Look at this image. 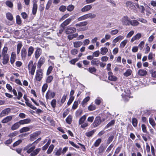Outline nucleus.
I'll return each instance as SVG.
<instances>
[{
  "label": "nucleus",
  "mask_w": 156,
  "mask_h": 156,
  "mask_svg": "<svg viewBox=\"0 0 156 156\" xmlns=\"http://www.w3.org/2000/svg\"><path fill=\"white\" fill-rule=\"evenodd\" d=\"M87 22L86 21H85L76 24L75 26H76V27H81L82 26H84L87 25Z\"/></svg>",
  "instance_id": "obj_25"
},
{
  "label": "nucleus",
  "mask_w": 156,
  "mask_h": 156,
  "mask_svg": "<svg viewBox=\"0 0 156 156\" xmlns=\"http://www.w3.org/2000/svg\"><path fill=\"white\" fill-rule=\"evenodd\" d=\"M12 119V117L11 116H9L4 118L2 121V123H5L11 121Z\"/></svg>",
  "instance_id": "obj_20"
},
{
  "label": "nucleus",
  "mask_w": 156,
  "mask_h": 156,
  "mask_svg": "<svg viewBox=\"0 0 156 156\" xmlns=\"http://www.w3.org/2000/svg\"><path fill=\"white\" fill-rule=\"evenodd\" d=\"M123 38L124 37L123 36L120 35L119 36L114 39L113 41V42L114 43H116L119 40H122Z\"/></svg>",
  "instance_id": "obj_34"
},
{
  "label": "nucleus",
  "mask_w": 156,
  "mask_h": 156,
  "mask_svg": "<svg viewBox=\"0 0 156 156\" xmlns=\"http://www.w3.org/2000/svg\"><path fill=\"white\" fill-rule=\"evenodd\" d=\"M100 55V51L99 50L97 51L94 52L92 54L93 57H98Z\"/></svg>",
  "instance_id": "obj_62"
},
{
  "label": "nucleus",
  "mask_w": 156,
  "mask_h": 156,
  "mask_svg": "<svg viewBox=\"0 0 156 156\" xmlns=\"http://www.w3.org/2000/svg\"><path fill=\"white\" fill-rule=\"evenodd\" d=\"M55 95V93L51 90H48L46 94V98L47 99H51L53 98Z\"/></svg>",
  "instance_id": "obj_6"
},
{
  "label": "nucleus",
  "mask_w": 156,
  "mask_h": 156,
  "mask_svg": "<svg viewBox=\"0 0 156 156\" xmlns=\"http://www.w3.org/2000/svg\"><path fill=\"white\" fill-rule=\"evenodd\" d=\"M53 79V77L52 76H50L48 77L46 80V82L47 83H49L51 82L52 81Z\"/></svg>",
  "instance_id": "obj_54"
},
{
  "label": "nucleus",
  "mask_w": 156,
  "mask_h": 156,
  "mask_svg": "<svg viewBox=\"0 0 156 156\" xmlns=\"http://www.w3.org/2000/svg\"><path fill=\"white\" fill-rule=\"evenodd\" d=\"M101 121L100 117H97L92 125L94 127H96L98 126L101 123Z\"/></svg>",
  "instance_id": "obj_8"
},
{
  "label": "nucleus",
  "mask_w": 156,
  "mask_h": 156,
  "mask_svg": "<svg viewBox=\"0 0 156 156\" xmlns=\"http://www.w3.org/2000/svg\"><path fill=\"white\" fill-rule=\"evenodd\" d=\"M76 31V29L74 27H70L66 30V33L67 34H70L75 33Z\"/></svg>",
  "instance_id": "obj_11"
},
{
  "label": "nucleus",
  "mask_w": 156,
  "mask_h": 156,
  "mask_svg": "<svg viewBox=\"0 0 156 156\" xmlns=\"http://www.w3.org/2000/svg\"><path fill=\"white\" fill-rule=\"evenodd\" d=\"M40 134V131H36L30 135V140H34L35 139L36 137Z\"/></svg>",
  "instance_id": "obj_15"
},
{
  "label": "nucleus",
  "mask_w": 156,
  "mask_h": 156,
  "mask_svg": "<svg viewBox=\"0 0 156 156\" xmlns=\"http://www.w3.org/2000/svg\"><path fill=\"white\" fill-rule=\"evenodd\" d=\"M42 54V50L39 48H36V50L35 52V58L37 59Z\"/></svg>",
  "instance_id": "obj_13"
},
{
  "label": "nucleus",
  "mask_w": 156,
  "mask_h": 156,
  "mask_svg": "<svg viewBox=\"0 0 156 156\" xmlns=\"http://www.w3.org/2000/svg\"><path fill=\"white\" fill-rule=\"evenodd\" d=\"M52 3V1L51 0H49L47 5L45 7V9L47 10H48L50 7Z\"/></svg>",
  "instance_id": "obj_56"
},
{
  "label": "nucleus",
  "mask_w": 156,
  "mask_h": 156,
  "mask_svg": "<svg viewBox=\"0 0 156 156\" xmlns=\"http://www.w3.org/2000/svg\"><path fill=\"white\" fill-rule=\"evenodd\" d=\"M149 122L150 124L153 126H155V123L153 119L151 118H150L149 119Z\"/></svg>",
  "instance_id": "obj_61"
},
{
  "label": "nucleus",
  "mask_w": 156,
  "mask_h": 156,
  "mask_svg": "<svg viewBox=\"0 0 156 156\" xmlns=\"http://www.w3.org/2000/svg\"><path fill=\"white\" fill-rule=\"evenodd\" d=\"M127 42L128 41L127 40H125L122 41L120 44V47L121 48H124L127 44Z\"/></svg>",
  "instance_id": "obj_48"
},
{
  "label": "nucleus",
  "mask_w": 156,
  "mask_h": 156,
  "mask_svg": "<svg viewBox=\"0 0 156 156\" xmlns=\"http://www.w3.org/2000/svg\"><path fill=\"white\" fill-rule=\"evenodd\" d=\"M108 80L112 81H115L117 79V78L112 73L111 71H109L108 73Z\"/></svg>",
  "instance_id": "obj_9"
},
{
  "label": "nucleus",
  "mask_w": 156,
  "mask_h": 156,
  "mask_svg": "<svg viewBox=\"0 0 156 156\" xmlns=\"http://www.w3.org/2000/svg\"><path fill=\"white\" fill-rule=\"evenodd\" d=\"M22 140H18L16 142H15L13 144V147H15L16 146H17L18 145H19L22 142Z\"/></svg>",
  "instance_id": "obj_59"
},
{
  "label": "nucleus",
  "mask_w": 156,
  "mask_h": 156,
  "mask_svg": "<svg viewBox=\"0 0 156 156\" xmlns=\"http://www.w3.org/2000/svg\"><path fill=\"white\" fill-rule=\"evenodd\" d=\"M139 24V22H138V21L136 20H134L132 21L131 20L130 21V24L133 26H137Z\"/></svg>",
  "instance_id": "obj_38"
},
{
  "label": "nucleus",
  "mask_w": 156,
  "mask_h": 156,
  "mask_svg": "<svg viewBox=\"0 0 156 156\" xmlns=\"http://www.w3.org/2000/svg\"><path fill=\"white\" fill-rule=\"evenodd\" d=\"M22 46V44L21 43H19L17 46V54L18 55L20 53V49Z\"/></svg>",
  "instance_id": "obj_36"
},
{
  "label": "nucleus",
  "mask_w": 156,
  "mask_h": 156,
  "mask_svg": "<svg viewBox=\"0 0 156 156\" xmlns=\"http://www.w3.org/2000/svg\"><path fill=\"white\" fill-rule=\"evenodd\" d=\"M48 87V85L47 84L45 83L44 84L42 87V92L44 93L45 91L47 90V87Z\"/></svg>",
  "instance_id": "obj_55"
},
{
  "label": "nucleus",
  "mask_w": 156,
  "mask_h": 156,
  "mask_svg": "<svg viewBox=\"0 0 156 156\" xmlns=\"http://www.w3.org/2000/svg\"><path fill=\"white\" fill-rule=\"evenodd\" d=\"M30 128L28 127H24L21 128L20 130V133L28 131L30 130Z\"/></svg>",
  "instance_id": "obj_40"
},
{
  "label": "nucleus",
  "mask_w": 156,
  "mask_h": 156,
  "mask_svg": "<svg viewBox=\"0 0 156 156\" xmlns=\"http://www.w3.org/2000/svg\"><path fill=\"white\" fill-rule=\"evenodd\" d=\"M45 61V59L44 57H41L39 59L37 67L40 69L41 66L44 64Z\"/></svg>",
  "instance_id": "obj_10"
},
{
  "label": "nucleus",
  "mask_w": 156,
  "mask_h": 156,
  "mask_svg": "<svg viewBox=\"0 0 156 156\" xmlns=\"http://www.w3.org/2000/svg\"><path fill=\"white\" fill-rule=\"evenodd\" d=\"M132 72V70L130 69H128L123 73V75L126 77H128L130 76Z\"/></svg>",
  "instance_id": "obj_28"
},
{
  "label": "nucleus",
  "mask_w": 156,
  "mask_h": 156,
  "mask_svg": "<svg viewBox=\"0 0 156 156\" xmlns=\"http://www.w3.org/2000/svg\"><path fill=\"white\" fill-rule=\"evenodd\" d=\"M96 16V15L95 14L90 13L79 17L78 18L77 20L78 21H81L88 18L93 19L95 18Z\"/></svg>",
  "instance_id": "obj_3"
},
{
  "label": "nucleus",
  "mask_w": 156,
  "mask_h": 156,
  "mask_svg": "<svg viewBox=\"0 0 156 156\" xmlns=\"http://www.w3.org/2000/svg\"><path fill=\"white\" fill-rule=\"evenodd\" d=\"M37 5L36 3H34L33 7L32 8V13L34 15H35L37 12Z\"/></svg>",
  "instance_id": "obj_26"
},
{
  "label": "nucleus",
  "mask_w": 156,
  "mask_h": 156,
  "mask_svg": "<svg viewBox=\"0 0 156 156\" xmlns=\"http://www.w3.org/2000/svg\"><path fill=\"white\" fill-rule=\"evenodd\" d=\"M21 57L23 60H25L27 55V51L25 48H23L21 51Z\"/></svg>",
  "instance_id": "obj_14"
},
{
  "label": "nucleus",
  "mask_w": 156,
  "mask_h": 156,
  "mask_svg": "<svg viewBox=\"0 0 156 156\" xmlns=\"http://www.w3.org/2000/svg\"><path fill=\"white\" fill-rule=\"evenodd\" d=\"M31 121L30 119H27L20 120L19 122L20 125H23L29 123Z\"/></svg>",
  "instance_id": "obj_22"
},
{
  "label": "nucleus",
  "mask_w": 156,
  "mask_h": 156,
  "mask_svg": "<svg viewBox=\"0 0 156 156\" xmlns=\"http://www.w3.org/2000/svg\"><path fill=\"white\" fill-rule=\"evenodd\" d=\"M56 103V101L55 99H54L51 101V104L53 108H55V107Z\"/></svg>",
  "instance_id": "obj_50"
},
{
  "label": "nucleus",
  "mask_w": 156,
  "mask_h": 156,
  "mask_svg": "<svg viewBox=\"0 0 156 156\" xmlns=\"http://www.w3.org/2000/svg\"><path fill=\"white\" fill-rule=\"evenodd\" d=\"M34 51V48L32 46L30 47L28 50L27 55L28 56H30L33 53Z\"/></svg>",
  "instance_id": "obj_32"
},
{
  "label": "nucleus",
  "mask_w": 156,
  "mask_h": 156,
  "mask_svg": "<svg viewBox=\"0 0 156 156\" xmlns=\"http://www.w3.org/2000/svg\"><path fill=\"white\" fill-rule=\"evenodd\" d=\"M11 109L9 108H6L3 110L1 113V115L3 116L8 115L11 112Z\"/></svg>",
  "instance_id": "obj_12"
},
{
  "label": "nucleus",
  "mask_w": 156,
  "mask_h": 156,
  "mask_svg": "<svg viewBox=\"0 0 156 156\" xmlns=\"http://www.w3.org/2000/svg\"><path fill=\"white\" fill-rule=\"evenodd\" d=\"M66 122L68 124H70L72 122V117L71 116H69L66 119Z\"/></svg>",
  "instance_id": "obj_64"
},
{
  "label": "nucleus",
  "mask_w": 156,
  "mask_h": 156,
  "mask_svg": "<svg viewBox=\"0 0 156 156\" xmlns=\"http://www.w3.org/2000/svg\"><path fill=\"white\" fill-rule=\"evenodd\" d=\"M132 124L134 126L136 127L137 126V121L136 118H134L132 119Z\"/></svg>",
  "instance_id": "obj_52"
},
{
  "label": "nucleus",
  "mask_w": 156,
  "mask_h": 156,
  "mask_svg": "<svg viewBox=\"0 0 156 156\" xmlns=\"http://www.w3.org/2000/svg\"><path fill=\"white\" fill-rule=\"evenodd\" d=\"M36 68V66L35 65H33L32 66L31 68H30V69H29V72L32 75H33L34 74Z\"/></svg>",
  "instance_id": "obj_29"
},
{
  "label": "nucleus",
  "mask_w": 156,
  "mask_h": 156,
  "mask_svg": "<svg viewBox=\"0 0 156 156\" xmlns=\"http://www.w3.org/2000/svg\"><path fill=\"white\" fill-rule=\"evenodd\" d=\"M7 18L10 21H12L13 19V16L12 14L8 12L6 14Z\"/></svg>",
  "instance_id": "obj_39"
},
{
  "label": "nucleus",
  "mask_w": 156,
  "mask_h": 156,
  "mask_svg": "<svg viewBox=\"0 0 156 156\" xmlns=\"http://www.w3.org/2000/svg\"><path fill=\"white\" fill-rule=\"evenodd\" d=\"M35 146H32L27 150V153H30V155L31 156H36L40 151L41 149L40 148H38L35 149Z\"/></svg>",
  "instance_id": "obj_2"
},
{
  "label": "nucleus",
  "mask_w": 156,
  "mask_h": 156,
  "mask_svg": "<svg viewBox=\"0 0 156 156\" xmlns=\"http://www.w3.org/2000/svg\"><path fill=\"white\" fill-rule=\"evenodd\" d=\"M2 60V63L4 64H6L9 60V57L8 55H4Z\"/></svg>",
  "instance_id": "obj_24"
},
{
  "label": "nucleus",
  "mask_w": 156,
  "mask_h": 156,
  "mask_svg": "<svg viewBox=\"0 0 156 156\" xmlns=\"http://www.w3.org/2000/svg\"><path fill=\"white\" fill-rule=\"evenodd\" d=\"M130 92L129 89H125L124 92L122 94V96L124 100L127 101L130 98Z\"/></svg>",
  "instance_id": "obj_4"
},
{
  "label": "nucleus",
  "mask_w": 156,
  "mask_h": 156,
  "mask_svg": "<svg viewBox=\"0 0 156 156\" xmlns=\"http://www.w3.org/2000/svg\"><path fill=\"white\" fill-rule=\"evenodd\" d=\"M96 109V106L94 105H91L88 107V109L90 111H92Z\"/></svg>",
  "instance_id": "obj_44"
},
{
  "label": "nucleus",
  "mask_w": 156,
  "mask_h": 156,
  "mask_svg": "<svg viewBox=\"0 0 156 156\" xmlns=\"http://www.w3.org/2000/svg\"><path fill=\"white\" fill-rule=\"evenodd\" d=\"M75 18V16H73L69 18L66 19L61 24V27L64 28L65 26L69 24L70 22L73 20Z\"/></svg>",
  "instance_id": "obj_5"
},
{
  "label": "nucleus",
  "mask_w": 156,
  "mask_h": 156,
  "mask_svg": "<svg viewBox=\"0 0 156 156\" xmlns=\"http://www.w3.org/2000/svg\"><path fill=\"white\" fill-rule=\"evenodd\" d=\"M16 21L18 24L20 25L21 23L22 22L20 17L19 15H17L16 16Z\"/></svg>",
  "instance_id": "obj_51"
},
{
  "label": "nucleus",
  "mask_w": 156,
  "mask_h": 156,
  "mask_svg": "<svg viewBox=\"0 0 156 156\" xmlns=\"http://www.w3.org/2000/svg\"><path fill=\"white\" fill-rule=\"evenodd\" d=\"M126 5L128 7L132 9L134 8L135 6L133 3L131 1H127L126 2Z\"/></svg>",
  "instance_id": "obj_35"
},
{
  "label": "nucleus",
  "mask_w": 156,
  "mask_h": 156,
  "mask_svg": "<svg viewBox=\"0 0 156 156\" xmlns=\"http://www.w3.org/2000/svg\"><path fill=\"white\" fill-rule=\"evenodd\" d=\"M84 69H87L84 68ZM87 70L91 73L96 72V69L94 67H89L88 69H87Z\"/></svg>",
  "instance_id": "obj_37"
},
{
  "label": "nucleus",
  "mask_w": 156,
  "mask_h": 156,
  "mask_svg": "<svg viewBox=\"0 0 156 156\" xmlns=\"http://www.w3.org/2000/svg\"><path fill=\"white\" fill-rule=\"evenodd\" d=\"M78 52V50L76 49H72L71 51V53L73 55H75L77 54Z\"/></svg>",
  "instance_id": "obj_58"
},
{
  "label": "nucleus",
  "mask_w": 156,
  "mask_h": 156,
  "mask_svg": "<svg viewBox=\"0 0 156 156\" xmlns=\"http://www.w3.org/2000/svg\"><path fill=\"white\" fill-rule=\"evenodd\" d=\"M115 122V121L114 120H111L105 126L106 128L109 127L113 125Z\"/></svg>",
  "instance_id": "obj_46"
},
{
  "label": "nucleus",
  "mask_w": 156,
  "mask_h": 156,
  "mask_svg": "<svg viewBox=\"0 0 156 156\" xmlns=\"http://www.w3.org/2000/svg\"><path fill=\"white\" fill-rule=\"evenodd\" d=\"M18 134V133L16 131H15L14 132L12 133H10L9 135V136L10 137L12 138L14 136H16Z\"/></svg>",
  "instance_id": "obj_60"
},
{
  "label": "nucleus",
  "mask_w": 156,
  "mask_h": 156,
  "mask_svg": "<svg viewBox=\"0 0 156 156\" xmlns=\"http://www.w3.org/2000/svg\"><path fill=\"white\" fill-rule=\"evenodd\" d=\"M119 32V30L117 29H115L114 30H112L110 31V34L112 35H113L116 34Z\"/></svg>",
  "instance_id": "obj_53"
},
{
  "label": "nucleus",
  "mask_w": 156,
  "mask_h": 156,
  "mask_svg": "<svg viewBox=\"0 0 156 156\" xmlns=\"http://www.w3.org/2000/svg\"><path fill=\"white\" fill-rule=\"evenodd\" d=\"M66 98V96L65 95H64L63 96V97H62V98L61 99V102L60 103H59L60 106H61L63 104L65 101Z\"/></svg>",
  "instance_id": "obj_42"
},
{
  "label": "nucleus",
  "mask_w": 156,
  "mask_h": 156,
  "mask_svg": "<svg viewBox=\"0 0 156 156\" xmlns=\"http://www.w3.org/2000/svg\"><path fill=\"white\" fill-rule=\"evenodd\" d=\"M20 125L19 122L15 123L12 126L11 128V129L12 130H14L17 129L20 127Z\"/></svg>",
  "instance_id": "obj_23"
},
{
  "label": "nucleus",
  "mask_w": 156,
  "mask_h": 156,
  "mask_svg": "<svg viewBox=\"0 0 156 156\" xmlns=\"http://www.w3.org/2000/svg\"><path fill=\"white\" fill-rule=\"evenodd\" d=\"M25 103L28 106L30 107L31 108H32L33 109H35L36 108L33 105H32L29 102L28 100H27V101H25Z\"/></svg>",
  "instance_id": "obj_41"
},
{
  "label": "nucleus",
  "mask_w": 156,
  "mask_h": 156,
  "mask_svg": "<svg viewBox=\"0 0 156 156\" xmlns=\"http://www.w3.org/2000/svg\"><path fill=\"white\" fill-rule=\"evenodd\" d=\"M16 58V55L15 54H14L12 53L11 54V58H10V62L12 64H13Z\"/></svg>",
  "instance_id": "obj_31"
},
{
  "label": "nucleus",
  "mask_w": 156,
  "mask_h": 156,
  "mask_svg": "<svg viewBox=\"0 0 156 156\" xmlns=\"http://www.w3.org/2000/svg\"><path fill=\"white\" fill-rule=\"evenodd\" d=\"M100 61L97 58H94L93 59L91 62V65L93 66H98L100 63Z\"/></svg>",
  "instance_id": "obj_17"
},
{
  "label": "nucleus",
  "mask_w": 156,
  "mask_h": 156,
  "mask_svg": "<svg viewBox=\"0 0 156 156\" xmlns=\"http://www.w3.org/2000/svg\"><path fill=\"white\" fill-rule=\"evenodd\" d=\"M108 49L105 47L102 48H101V54L102 55H105L108 52Z\"/></svg>",
  "instance_id": "obj_27"
},
{
  "label": "nucleus",
  "mask_w": 156,
  "mask_h": 156,
  "mask_svg": "<svg viewBox=\"0 0 156 156\" xmlns=\"http://www.w3.org/2000/svg\"><path fill=\"white\" fill-rule=\"evenodd\" d=\"M86 119V116L85 115H83L80 119L79 121V123L80 125L83 124Z\"/></svg>",
  "instance_id": "obj_33"
},
{
  "label": "nucleus",
  "mask_w": 156,
  "mask_h": 156,
  "mask_svg": "<svg viewBox=\"0 0 156 156\" xmlns=\"http://www.w3.org/2000/svg\"><path fill=\"white\" fill-rule=\"evenodd\" d=\"M105 150V148L103 146H101L98 148V152L99 153H102Z\"/></svg>",
  "instance_id": "obj_57"
},
{
  "label": "nucleus",
  "mask_w": 156,
  "mask_h": 156,
  "mask_svg": "<svg viewBox=\"0 0 156 156\" xmlns=\"http://www.w3.org/2000/svg\"><path fill=\"white\" fill-rule=\"evenodd\" d=\"M92 8L90 5H87L85 6L81 9V11L83 12L88 11L90 10Z\"/></svg>",
  "instance_id": "obj_19"
},
{
  "label": "nucleus",
  "mask_w": 156,
  "mask_h": 156,
  "mask_svg": "<svg viewBox=\"0 0 156 156\" xmlns=\"http://www.w3.org/2000/svg\"><path fill=\"white\" fill-rule=\"evenodd\" d=\"M101 140L100 138H99L95 142L94 145L95 147H98L101 143Z\"/></svg>",
  "instance_id": "obj_47"
},
{
  "label": "nucleus",
  "mask_w": 156,
  "mask_h": 156,
  "mask_svg": "<svg viewBox=\"0 0 156 156\" xmlns=\"http://www.w3.org/2000/svg\"><path fill=\"white\" fill-rule=\"evenodd\" d=\"M54 145L53 144L51 145L47 151V153L48 154H50L54 148Z\"/></svg>",
  "instance_id": "obj_43"
},
{
  "label": "nucleus",
  "mask_w": 156,
  "mask_h": 156,
  "mask_svg": "<svg viewBox=\"0 0 156 156\" xmlns=\"http://www.w3.org/2000/svg\"><path fill=\"white\" fill-rule=\"evenodd\" d=\"M130 20L127 16H124L122 19V22L123 25L126 26L130 24Z\"/></svg>",
  "instance_id": "obj_7"
},
{
  "label": "nucleus",
  "mask_w": 156,
  "mask_h": 156,
  "mask_svg": "<svg viewBox=\"0 0 156 156\" xmlns=\"http://www.w3.org/2000/svg\"><path fill=\"white\" fill-rule=\"evenodd\" d=\"M141 37V34L140 33H138L133 37L131 40V41L133 42L135 40H139Z\"/></svg>",
  "instance_id": "obj_18"
},
{
  "label": "nucleus",
  "mask_w": 156,
  "mask_h": 156,
  "mask_svg": "<svg viewBox=\"0 0 156 156\" xmlns=\"http://www.w3.org/2000/svg\"><path fill=\"white\" fill-rule=\"evenodd\" d=\"M90 97L87 96L83 100L81 103V105L83 107H84L86 105L87 102L89 101Z\"/></svg>",
  "instance_id": "obj_21"
},
{
  "label": "nucleus",
  "mask_w": 156,
  "mask_h": 156,
  "mask_svg": "<svg viewBox=\"0 0 156 156\" xmlns=\"http://www.w3.org/2000/svg\"><path fill=\"white\" fill-rule=\"evenodd\" d=\"M5 4L9 8H11L13 7V3L12 2L10 1H7L5 2Z\"/></svg>",
  "instance_id": "obj_49"
},
{
  "label": "nucleus",
  "mask_w": 156,
  "mask_h": 156,
  "mask_svg": "<svg viewBox=\"0 0 156 156\" xmlns=\"http://www.w3.org/2000/svg\"><path fill=\"white\" fill-rule=\"evenodd\" d=\"M66 9V6L64 5H61L59 8V10L61 12H65Z\"/></svg>",
  "instance_id": "obj_63"
},
{
  "label": "nucleus",
  "mask_w": 156,
  "mask_h": 156,
  "mask_svg": "<svg viewBox=\"0 0 156 156\" xmlns=\"http://www.w3.org/2000/svg\"><path fill=\"white\" fill-rule=\"evenodd\" d=\"M73 46L75 48H78L80 47L82 44V42L81 41H76L73 43Z\"/></svg>",
  "instance_id": "obj_30"
},
{
  "label": "nucleus",
  "mask_w": 156,
  "mask_h": 156,
  "mask_svg": "<svg viewBox=\"0 0 156 156\" xmlns=\"http://www.w3.org/2000/svg\"><path fill=\"white\" fill-rule=\"evenodd\" d=\"M147 72L146 70L143 69H140L137 72L138 75L140 76H145L147 74Z\"/></svg>",
  "instance_id": "obj_16"
},
{
  "label": "nucleus",
  "mask_w": 156,
  "mask_h": 156,
  "mask_svg": "<svg viewBox=\"0 0 156 156\" xmlns=\"http://www.w3.org/2000/svg\"><path fill=\"white\" fill-rule=\"evenodd\" d=\"M74 8V6L72 5H70L66 8L67 10L69 12L72 11Z\"/></svg>",
  "instance_id": "obj_45"
},
{
  "label": "nucleus",
  "mask_w": 156,
  "mask_h": 156,
  "mask_svg": "<svg viewBox=\"0 0 156 156\" xmlns=\"http://www.w3.org/2000/svg\"><path fill=\"white\" fill-rule=\"evenodd\" d=\"M43 75L44 72L42 69H39L37 70L35 77L34 79L35 81H40L43 78Z\"/></svg>",
  "instance_id": "obj_1"
}]
</instances>
